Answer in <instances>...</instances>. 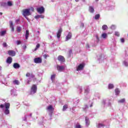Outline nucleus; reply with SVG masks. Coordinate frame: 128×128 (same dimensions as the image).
Returning a JSON list of instances; mask_svg holds the SVG:
<instances>
[{"label": "nucleus", "mask_w": 128, "mask_h": 128, "mask_svg": "<svg viewBox=\"0 0 128 128\" xmlns=\"http://www.w3.org/2000/svg\"><path fill=\"white\" fill-rule=\"evenodd\" d=\"M32 13H30V8H26L22 10V15L26 20H28V18L26 16H31Z\"/></svg>", "instance_id": "nucleus-1"}, {"label": "nucleus", "mask_w": 128, "mask_h": 128, "mask_svg": "<svg viewBox=\"0 0 128 128\" xmlns=\"http://www.w3.org/2000/svg\"><path fill=\"white\" fill-rule=\"evenodd\" d=\"M5 106V110H4V114H10V104L8 102H5L4 103Z\"/></svg>", "instance_id": "nucleus-2"}, {"label": "nucleus", "mask_w": 128, "mask_h": 128, "mask_svg": "<svg viewBox=\"0 0 128 128\" xmlns=\"http://www.w3.org/2000/svg\"><path fill=\"white\" fill-rule=\"evenodd\" d=\"M36 90H38V87L36 86V85L33 84L31 87L30 94H36Z\"/></svg>", "instance_id": "nucleus-3"}, {"label": "nucleus", "mask_w": 128, "mask_h": 128, "mask_svg": "<svg viewBox=\"0 0 128 128\" xmlns=\"http://www.w3.org/2000/svg\"><path fill=\"white\" fill-rule=\"evenodd\" d=\"M34 62L35 64H42V59L40 58H36L34 59Z\"/></svg>", "instance_id": "nucleus-4"}, {"label": "nucleus", "mask_w": 128, "mask_h": 128, "mask_svg": "<svg viewBox=\"0 0 128 128\" xmlns=\"http://www.w3.org/2000/svg\"><path fill=\"white\" fill-rule=\"evenodd\" d=\"M39 14H44V8L42 6L36 8Z\"/></svg>", "instance_id": "nucleus-5"}, {"label": "nucleus", "mask_w": 128, "mask_h": 128, "mask_svg": "<svg viewBox=\"0 0 128 128\" xmlns=\"http://www.w3.org/2000/svg\"><path fill=\"white\" fill-rule=\"evenodd\" d=\"M8 56H14L16 54V52L13 50H8Z\"/></svg>", "instance_id": "nucleus-6"}, {"label": "nucleus", "mask_w": 128, "mask_h": 128, "mask_svg": "<svg viewBox=\"0 0 128 128\" xmlns=\"http://www.w3.org/2000/svg\"><path fill=\"white\" fill-rule=\"evenodd\" d=\"M58 58V60H59V62H66V59L64 58V57L62 56H59Z\"/></svg>", "instance_id": "nucleus-7"}, {"label": "nucleus", "mask_w": 128, "mask_h": 128, "mask_svg": "<svg viewBox=\"0 0 128 128\" xmlns=\"http://www.w3.org/2000/svg\"><path fill=\"white\" fill-rule=\"evenodd\" d=\"M84 64H80L79 66L76 68V70H77V72L82 70H84Z\"/></svg>", "instance_id": "nucleus-8"}, {"label": "nucleus", "mask_w": 128, "mask_h": 128, "mask_svg": "<svg viewBox=\"0 0 128 128\" xmlns=\"http://www.w3.org/2000/svg\"><path fill=\"white\" fill-rule=\"evenodd\" d=\"M62 28H60L58 32L56 33V36L58 38H60V36H62Z\"/></svg>", "instance_id": "nucleus-9"}, {"label": "nucleus", "mask_w": 128, "mask_h": 128, "mask_svg": "<svg viewBox=\"0 0 128 128\" xmlns=\"http://www.w3.org/2000/svg\"><path fill=\"white\" fill-rule=\"evenodd\" d=\"M56 68L58 72H62V70H64V66H60V65H57Z\"/></svg>", "instance_id": "nucleus-10"}, {"label": "nucleus", "mask_w": 128, "mask_h": 128, "mask_svg": "<svg viewBox=\"0 0 128 128\" xmlns=\"http://www.w3.org/2000/svg\"><path fill=\"white\" fill-rule=\"evenodd\" d=\"M72 32H69L68 34L66 36V41L68 42V40H70V38H72Z\"/></svg>", "instance_id": "nucleus-11"}, {"label": "nucleus", "mask_w": 128, "mask_h": 128, "mask_svg": "<svg viewBox=\"0 0 128 128\" xmlns=\"http://www.w3.org/2000/svg\"><path fill=\"white\" fill-rule=\"evenodd\" d=\"M6 62L7 64H11L12 62V58L10 56H8L7 58V60H6Z\"/></svg>", "instance_id": "nucleus-12"}, {"label": "nucleus", "mask_w": 128, "mask_h": 128, "mask_svg": "<svg viewBox=\"0 0 128 128\" xmlns=\"http://www.w3.org/2000/svg\"><path fill=\"white\" fill-rule=\"evenodd\" d=\"M10 28H11V30L12 32H14V23L12 22V21H10Z\"/></svg>", "instance_id": "nucleus-13"}, {"label": "nucleus", "mask_w": 128, "mask_h": 128, "mask_svg": "<svg viewBox=\"0 0 128 128\" xmlns=\"http://www.w3.org/2000/svg\"><path fill=\"white\" fill-rule=\"evenodd\" d=\"M13 68H20V66L18 63H14L13 64Z\"/></svg>", "instance_id": "nucleus-14"}, {"label": "nucleus", "mask_w": 128, "mask_h": 128, "mask_svg": "<svg viewBox=\"0 0 128 128\" xmlns=\"http://www.w3.org/2000/svg\"><path fill=\"white\" fill-rule=\"evenodd\" d=\"M26 76H27V78H30V76L32 78H34V75L32 74L27 72L26 74Z\"/></svg>", "instance_id": "nucleus-15"}, {"label": "nucleus", "mask_w": 128, "mask_h": 128, "mask_svg": "<svg viewBox=\"0 0 128 128\" xmlns=\"http://www.w3.org/2000/svg\"><path fill=\"white\" fill-rule=\"evenodd\" d=\"M48 110H50L51 112H54V108L52 107V106L50 105L47 108Z\"/></svg>", "instance_id": "nucleus-16"}, {"label": "nucleus", "mask_w": 128, "mask_h": 128, "mask_svg": "<svg viewBox=\"0 0 128 128\" xmlns=\"http://www.w3.org/2000/svg\"><path fill=\"white\" fill-rule=\"evenodd\" d=\"M85 120H86V125L88 126H90V119L86 117Z\"/></svg>", "instance_id": "nucleus-17"}, {"label": "nucleus", "mask_w": 128, "mask_h": 128, "mask_svg": "<svg viewBox=\"0 0 128 128\" xmlns=\"http://www.w3.org/2000/svg\"><path fill=\"white\" fill-rule=\"evenodd\" d=\"M29 36H30V31H28V30H26V33L25 34V38L26 40H28Z\"/></svg>", "instance_id": "nucleus-18"}, {"label": "nucleus", "mask_w": 128, "mask_h": 128, "mask_svg": "<svg viewBox=\"0 0 128 128\" xmlns=\"http://www.w3.org/2000/svg\"><path fill=\"white\" fill-rule=\"evenodd\" d=\"M89 12L92 14L94 12V7L92 6H89Z\"/></svg>", "instance_id": "nucleus-19"}, {"label": "nucleus", "mask_w": 128, "mask_h": 128, "mask_svg": "<svg viewBox=\"0 0 128 128\" xmlns=\"http://www.w3.org/2000/svg\"><path fill=\"white\" fill-rule=\"evenodd\" d=\"M44 18V16L42 15H37L36 16H35V18H36V20H38V18Z\"/></svg>", "instance_id": "nucleus-20"}, {"label": "nucleus", "mask_w": 128, "mask_h": 128, "mask_svg": "<svg viewBox=\"0 0 128 128\" xmlns=\"http://www.w3.org/2000/svg\"><path fill=\"white\" fill-rule=\"evenodd\" d=\"M108 26L106 25H103L102 26V30H108Z\"/></svg>", "instance_id": "nucleus-21"}, {"label": "nucleus", "mask_w": 128, "mask_h": 128, "mask_svg": "<svg viewBox=\"0 0 128 128\" xmlns=\"http://www.w3.org/2000/svg\"><path fill=\"white\" fill-rule=\"evenodd\" d=\"M102 37L103 38H108V34L106 33H103L102 34Z\"/></svg>", "instance_id": "nucleus-22"}, {"label": "nucleus", "mask_w": 128, "mask_h": 128, "mask_svg": "<svg viewBox=\"0 0 128 128\" xmlns=\"http://www.w3.org/2000/svg\"><path fill=\"white\" fill-rule=\"evenodd\" d=\"M7 6H12V1H8L7 2Z\"/></svg>", "instance_id": "nucleus-23"}, {"label": "nucleus", "mask_w": 128, "mask_h": 128, "mask_svg": "<svg viewBox=\"0 0 128 128\" xmlns=\"http://www.w3.org/2000/svg\"><path fill=\"white\" fill-rule=\"evenodd\" d=\"M13 83L14 84H16L17 86H18L20 84V82H18V80H14L13 81Z\"/></svg>", "instance_id": "nucleus-24"}, {"label": "nucleus", "mask_w": 128, "mask_h": 128, "mask_svg": "<svg viewBox=\"0 0 128 128\" xmlns=\"http://www.w3.org/2000/svg\"><path fill=\"white\" fill-rule=\"evenodd\" d=\"M124 102H126V99L122 98V99L119 100L118 101V102H119L120 104H122V103Z\"/></svg>", "instance_id": "nucleus-25"}, {"label": "nucleus", "mask_w": 128, "mask_h": 128, "mask_svg": "<svg viewBox=\"0 0 128 128\" xmlns=\"http://www.w3.org/2000/svg\"><path fill=\"white\" fill-rule=\"evenodd\" d=\"M100 18V14H97L94 16L95 20H99Z\"/></svg>", "instance_id": "nucleus-26"}, {"label": "nucleus", "mask_w": 128, "mask_h": 128, "mask_svg": "<svg viewBox=\"0 0 128 128\" xmlns=\"http://www.w3.org/2000/svg\"><path fill=\"white\" fill-rule=\"evenodd\" d=\"M16 31L18 32H22V27L18 26L16 28Z\"/></svg>", "instance_id": "nucleus-27"}, {"label": "nucleus", "mask_w": 128, "mask_h": 128, "mask_svg": "<svg viewBox=\"0 0 128 128\" xmlns=\"http://www.w3.org/2000/svg\"><path fill=\"white\" fill-rule=\"evenodd\" d=\"M40 44H38L36 46V47L34 50V51L38 50V48H40Z\"/></svg>", "instance_id": "nucleus-28"}, {"label": "nucleus", "mask_w": 128, "mask_h": 128, "mask_svg": "<svg viewBox=\"0 0 128 128\" xmlns=\"http://www.w3.org/2000/svg\"><path fill=\"white\" fill-rule=\"evenodd\" d=\"M54 78H56V74L51 76V80L52 82H54Z\"/></svg>", "instance_id": "nucleus-29"}, {"label": "nucleus", "mask_w": 128, "mask_h": 128, "mask_svg": "<svg viewBox=\"0 0 128 128\" xmlns=\"http://www.w3.org/2000/svg\"><path fill=\"white\" fill-rule=\"evenodd\" d=\"M108 88L109 90H112V88H114V84H108Z\"/></svg>", "instance_id": "nucleus-30"}, {"label": "nucleus", "mask_w": 128, "mask_h": 128, "mask_svg": "<svg viewBox=\"0 0 128 128\" xmlns=\"http://www.w3.org/2000/svg\"><path fill=\"white\" fill-rule=\"evenodd\" d=\"M115 92H116V94H120V90H118V88H116L115 90Z\"/></svg>", "instance_id": "nucleus-31"}, {"label": "nucleus", "mask_w": 128, "mask_h": 128, "mask_svg": "<svg viewBox=\"0 0 128 128\" xmlns=\"http://www.w3.org/2000/svg\"><path fill=\"white\" fill-rule=\"evenodd\" d=\"M68 105L66 104V105H64L63 106V109H62V110L64 112V110H66V108H68Z\"/></svg>", "instance_id": "nucleus-32"}, {"label": "nucleus", "mask_w": 128, "mask_h": 128, "mask_svg": "<svg viewBox=\"0 0 128 128\" xmlns=\"http://www.w3.org/2000/svg\"><path fill=\"white\" fill-rule=\"evenodd\" d=\"M4 34H6V31H2L0 32V36H2Z\"/></svg>", "instance_id": "nucleus-33"}, {"label": "nucleus", "mask_w": 128, "mask_h": 128, "mask_svg": "<svg viewBox=\"0 0 128 128\" xmlns=\"http://www.w3.org/2000/svg\"><path fill=\"white\" fill-rule=\"evenodd\" d=\"M88 92H90V90L88 89L85 90L84 94H88Z\"/></svg>", "instance_id": "nucleus-34"}, {"label": "nucleus", "mask_w": 128, "mask_h": 128, "mask_svg": "<svg viewBox=\"0 0 128 128\" xmlns=\"http://www.w3.org/2000/svg\"><path fill=\"white\" fill-rule=\"evenodd\" d=\"M16 44L17 46H18V45L20 44H22V42H20V40H17L16 42Z\"/></svg>", "instance_id": "nucleus-35"}, {"label": "nucleus", "mask_w": 128, "mask_h": 128, "mask_svg": "<svg viewBox=\"0 0 128 128\" xmlns=\"http://www.w3.org/2000/svg\"><path fill=\"white\" fill-rule=\"evenodd\" d=\"M2 46L4 48H6V46H8V44H6V42H4L3 43Z\"/></svg>", "instance_id": "nucleus-36"}, {"label": "nucleus", "mask_w": 128, "mask_h": 128, "mask_svg": "<svg viewBox=\"0 0 128 128\" xmlns=\"http://www.w3.org/2000/svg\"><path fill=\"white\" fill-rule=\"evenodd\" d=\"M115 36H120V33L118 32H115Z\"/></svg>", "instance_id": "nucleus-37"}, {"label": "nucleus", "mask_w": 128, "mask_h": 128, "mask_svg": "<svg viewBox=\"0 0 128 128\" xmlns=\"http://www.w3.org/2000/svg\"><path fill=\"white\" fill-rule=\"evenodd\" d=\"M72 50H69V52H68L69 56H72Z\"/></svg>", "instance_id": "nucleus-38"}, {"label": "nucleus", "mask_w": 128, "mask_h": 128, "mask_svg": "<svg viewBox=\"0 0 128 128\" xmlns=\"http://www.w3.org/2000/svg\"><path fill=\"white\" fill-rule=\"evenodd\" d=\"M4 106H5L4 104V105L3 104H2L0 105V108H4Z\"/></svg>", "instance_id": "nucleus-39"}, {"label": "nucleus", "mask_w": 128, "mask_h": 128, "mask_svg": "<svg viewBox=\"0 0 128 128\" xmlns=\"http://www.w3.org/2000/svg\"><path fill=\"white\" fill-rule=\"evenodd\" d=\"M101 126H104V124H98V128H101Z\"/></svg>", "instance_id": "nucleus-40"}, {"label": "nucleus", "mask_w": 128, "mask_h": 128, "mask_svg": "<svg viewBox=\"0 0 128 128\" xmlns=\"http://www.w3.org/2000/svg\"><path fill=\"white\" fill-rule=\"evenodd\" d=\"M121 42H124V38H122L120 39Z\"/></svg>", "instance_id": "nucleus-41"}, {"label": "nucleus", "mask_w": 128, "mask_h": 128, "mask_svg": "<svg viewBox=\"0 0 128 128\" xmlns=\"http://www.w3.org/2000/svg\"><path fill=\"white\" fill-rule=\"evenodd\" d=\"M82 126H80V125H76V128H81Z\"/></svg>", "instance_id": "nucleus-42"}, {"label": "nucleus", "mask_w": 128, "mask_h": 128, "mask_svg": "<svg viewBox=\"0 0 128 128\" xmlns=\"http://www.w3.org/2000/svg\"><path fill=\"white\" fill-rule=\"evenodd\" d=\"M43 56H44V58H48V56L45 54Z\"/></svg>", "instance_id": "nucleus-43"}, {"label": "nucleus", "mask_w": 128, "mask_h": 128, "mask_svg": "<svg viewBox=\"0 0 128 128\" xmlns=\"http://www.w3.org/2000/svg\"><path fill=\"white\" fill-rule=\"evenodd\" d=\"M124 64H125L126 66H128V64L126 62H124Z\"/></svg>", "instance_id": "nucleus-44"}, {"label": "nucleus", "mask_w": 128, "mask_h": 128, "mask_svg": "<svg viewBox=\"0 0 128 128\" xmlns=\"http://www.w3.org/2000/svg\"><path fill=\"white\" fill-rule=\"evenodd\" d=\"M30 10H32V12H34V8L31 7Z\"/></svg>", "instance_id": "nucleus-45"}, {"label": "nucleus", "mask_w": 128, "mask_h": 128, "mask_svg": "<svg viewBox=\"0 0 128 128\" xmlns=\"http://www.w3.org/2000/svg\"><path fill=\"white\" fill-rule=\"evenodd\" d=\"M86 48H90V45H88V44H87L86 45Z\"/></svg>", "instance_id": "nucleus-46"}, {"label": "nucleus", "mask_w": 128, "mask_h": 128, "mask_svg": "<svg viewBox=\"0 0 128 128\" xmlns=\"http://www.w3.org/2000/svg\"><path fill=\"white\" fill-rule=\"evenodd\" d=\"M96 38H97V40H100V38H98V36H96Z\"/></svg>", "instance_id": "nucleus-47"}, {"label": "nucleus", "mask_w": 128, "mask_h": 128, "mask_svg": "<svg viewBox=\"0 0 128 128\" xmlns=\"http://www.w3.org/2000/svg\"><path fill=\"white\" fill-rule=\"evenodd\" d=\"M30 80H28V84H30Z\"/></svg>", "instance_id": "nucleus-48"}, {"label": "nucleus", "mask_w": 128, "mask_h": 128, "mask_svg": "<svg viewBox=\"0 0 128 128\" xmlns=\"http://www.w3.org/2000/svg\"><path fill=\"white\" fill-rule=\"evenodd\" d=\"M0 16L2 15V12H0Z\"/></svg>", "instance_id": "nucleus-49"}, {"label": "nucleus", "mask_w": 128, "mask_h": 128, "mask_svg": "<svg viewBox=\"0 0 128 128\" xmlns=\"http://www.w3.org/2000/svg\"><path fill=\"white\" fill-rule=\"evenodd\" d=\"M76 2H78L79 0H75Z\"/></svg>", "instance_id": "nucleus-50"}, {"label": "nucleus", "mask_w": 128, "mask_h": 128, "mask_svg": "<svg viewBox=\"0 0 128 128\" xmlns=\"http://www.w3.org/2000/svg\"><path fill=\"white\" fill-rule=\"evenodd\" d=\"M4 4L6 5V3L4 2Z\"/></svg>", "instance_id": "nucleus-51"}, {"label": "nucleus", "mask_w": 128, "mask_h": 128, "mask_svg": "<svg viewBox=\"0 0 128 128\" xmlns=\"http://www.w3.org/2000/svg\"><path fill=\"white\" fill-rule=\"evenodd\" d=\"M2 70V66H0V70Z\"/></svg>", "instance_id": "nucleus-52"}, {"label": "nucleus", "mask_w": 128, "mask_h": 128, "mask_svg": "<svg viewBox=\"0 0 128 128\" xmlns=\"http://www.w3.org/2000/svg\"><path fill=\"white\" fill-rule=\"evenodd\" d=\"M83 0L84 2H86V0Z\"/></svg>", "instance_id": "nucleus-53"}, {"label": "nucleus", "mask_w": 128, "mask_h": 128, "mask_svg": "<svg viewBox=\"0 0 128 128\" xmlns=\"http://www.w3.org/2000/svg\"><path fill=\"white\" fill-rule=\"evenodd\" d=\"M96 0V2L98 1V0Z\"/></svg>", "instance_id": "nucleus-54"}, {"label": "nucleus", "mask_w": 128, "mask_h": 128, "mask_svg": "<svg viewBox=\"0 0 128 128\" xmlns=\"http://www.w3.org/2000/svg\"><path fill=\"white\" fill-rule=\"evenodd\" d=\"M90 106H92V105H91Z\"/></svg>", "instance_id": "nucleus-55"}]
</instances>
